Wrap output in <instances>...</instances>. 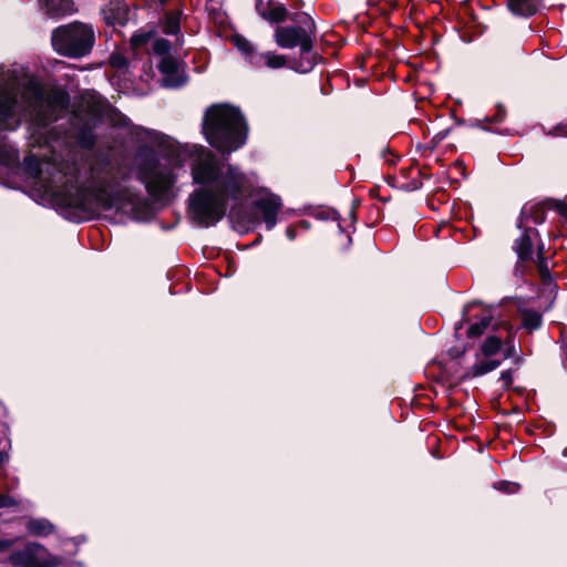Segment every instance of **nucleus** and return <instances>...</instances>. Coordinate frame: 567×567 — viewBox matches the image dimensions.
<instances>
[{"mask_svg": "<svg viewBox=\"0 0 567 567\" xmlns=\"http://www.w3.org/2000/svg\"><path fill=\"white\" fill-rule=\"evenodd\" d=\"M196 4L202 7L215 20L223 21V0H196Z\"/></svg>", "mask_w": 567, "mask_h": 567, "instance_id": "nucleus-21", "label": "nucleus"}, {"mask_svg": "<svg viewBox=\"0 0 567 567\" xmlns=\"http://www.w3.org/2000/svg\"><path fill=\"white\" fill-rule=\"evenodd\" d=\"M543 0H508L509 10L522 17L535 14L542 7Z\"/></svg>", "mask_w": 567, "mask_h": 567, "instance_id": "nucleus-17", "label": "nucleus"}, {"mask_svg": "<svg viewBox=\"0 0 567 567\" xmlns=\"http://www.w3.org/2000/svg\"><path fill=\"white\" fill-rule=\"evenodd\" d=\"M542 251H543V246L538 248V255H537V260H536L538 274H539V276L543 280V284L545 286L555 287L554 282H553V277L549 271V261L545 256H543Z\"/></svg>", "mask_w": 567, "mask_h": 567, "instance_id": "nucleus-19", "label": "nucleus"}, {"mask_svg": "<svg viewBox=\"0 0 567 567\" xmlns=\"http://www.w3.org/2000/svg\"><path fill=\"white\" fill-rule=\"evenodd\" d=\"M544 221V213L534 206H524L518 219V228L523 230L522 235L514 244V250L518 258L523 261L529 260L533 257V245L538 237L536 228L530 224H540Z\"/></svg>", "mask_w": 567, "mask_h": 567, "instance_id": "nucleus-9", "label": "nucleus"}, {"mask_svg": "<svg viewBox=\"0 0 567 567\" xmlns=\"http://www.w3.org/2000/svg\"><path fill=\"white\" fill-rule=\"evenodd\" d=\"M254 206L261 215L266 229L271 230L277 225L278 214L282 208L281 198L274 193L266 192L254 202Z\"/></svg>", "mask_w": 567, "mask_h": 567, "instance_id": "nucleus-11", "label": "nucleus"}, {"mask_svg": "<svg viewBox=\"0 0 567 567\" xmlns=\"http://www.w3.org/2000/svg\"><path fill=\"white\" fill-rule=\"evenodd\" d=\"M301 225H302L305 228H307V227H308V224H307V221H305V220H303V221H301Z\"/></svg>", "mask_w": 567, "mask_h": 567, "instance_id": "nucleus-42", "label": "nucleus"}, {"mask_svg": "<svg viewBox=\"0 0 567 567\" xmlns=\"http://www.w3.org/2000/svg\"><path fill=\"white\" fill-rule=\"evenodd\" d=\"M159 71L164 75V83L169 87L182 86L186 80L178 73V61L171 55H165L159 62Z\"/></svg>", "mask_w": 567, "mask_h": 567, "instance_id": "nucleus-13", "label": "nucleus"}, {"mask_svg": "<svg viewBox=\"0 0 567 567\" xmlns=\"http://www.w3.org/2000/svg\"><path fill=\"white\" fill-rule=\"evenodd\" d=\"M449 132H450V130H449V128H446V130H442V131L437 132V133L434 135L433 140H434L436 143H440V142H442V141L447 136Z\"/></svg>", "mask_w": 567, "mask_h": 567, "instance_id": "nucleus-37", "label": "nucleus"}, {"mask_svg": "<svg viewBox=\"0 0 567 567\" xmlns=\"http://www.w3.org/2000/svg\"><path fill=\"white\" fill-rule=\"evenodd\" d=\"M292 21L293 25L276 28L275 41L284 49L300 47L301 54L309 55L316 38V23L306 12L295 14Z\"/></svg>", "mask_w": 567, "mask_h": 567, "instance_id": "nucleus-7", "label": "nucleus"}, {"mask_svg": "<svg viewBox=\"0 0 567 567\" xmlns=\"http://www.w3.org/2000/svg\"><path fill=\"white\" fill-rule=\"evenodd\" d=\"M514 353H515V347H514V344H511L507 349H505L504 351L501 352V355L498 357V359H502V361H503V360L514 355Z\"/></svg>", "mask_w": 567, "mask_h": 567, "instance_id": "nucleus-36", "label": "nucleus"}, {"mask_svg": "<svg viewBox=\"0 0 567 567\" xmlns=\"http://www.w3.org/2000/svg\"><path fill=\"white\" fill-rule=\"evenodd\" d=\"M19 95V72L16 69L0 73V128L14 131L22 118L29 117L34 132L47 133L48 126L68 110L70 97L61 90L44 92L40 84L29 81Z\"/></svg>", "mask_w": 567, "mask_h": 567, "instance_id": "nucleus-3", "label": "nucleus"}, {"mask_svg": "<svg viewBox=\"0 0 567 567\" xmlns=\"http://www.w3.org/2000/svg\"><path fill=\"white\" fill-rule=\"evenodd\" d=\"M94 44L93 29L74 22L56 28L52 33L53 49L61 55L82 58L90 53Z\"/></svg>", "mask_w": 567, "mask_h": 567, "instance_id": "nucleus-6", "label": "nucleus"}, {"mask_svg": "<svg viewBox=\"0 0 567 567\" xmlns=\"http://www.w3.org/2000/svg\"><path fill=\"white\" fill-rule=\"evenodd\" d=\"M13 545V540L2 539L0 540V551H4Z\"/></svg>", "mask_w": 567, "mask_h": 567, "instance_id": "nucleus-38", "label": "nucleus"}, {"mask_svg": "<svg viewBox=\"0 0 567 567\" xmlns=\"http://www.w3.org/2000/svg\"><path fill=\"white\" fill-rule=\"evenodd\" d=\"M18 502L8 495H0V508L16 506Z\"/></svg>", "mask_w": 567, "mask_h": 567, "instance_id": "nucleus-35", "label": "nucleus"}, {"mask_svg": "<svg viewBox=\"0 0 567 567\" xmlns=\"http://www.w3.org/2000/svg\"><path fill=\"white\" fill-rule=\"evenodd\" d=\"M121 125H123V126L128 125V120L126 117H122Z\"/></svg>", "mask_w": 567, "mask_h": 567, "instance_id": "nucleus-40", "label": "nucleus"}, {"mask_svg": "<svg viewBox=\"0 0 567 567\" xmlns=\"http://www.w3.org/2000/svg\"><path fill=\"white\" fill-rule=\"evenodd\" d=\"M231 42L240 53L245 62L256 70L271 69L277 70L287 65L285 55L271 51H260L258 47L246 39L244 35L235 34Z\"/></svg>", "mask_w": 567, "mask_h": 567, "instance_id": "nucleus-8", "label": "nucleus"}, {"mask_svg": "<svg viewBox=\"0 0 567 567\" xmlns=\"http://www.w3.org/2000/svg\"><path fill=\"white\" fill-rule=\"evenodd\" d=\"M78 143L81 147L91 150L94 147L96 140L95 135L93 134L92 130L83 128L80 131L78 135Z\"/></svg>", "mask_w": 567, "mask_h": 567, "instance_id": "nucleus-25", "label": "nucleus"}, {"mask_svg": "<svg viewBox=\"0 0 567 567\" xmlns=\"http://www.w3.org/2000/svg\"><path fill=\"white\" fill-rule=\"evenodd\" d=\"M19 161L18 151L4 141H0V164L12 166Z\"/></svg>", "mask_w": 567, "mask_h": 567, "instance_id": "nucleus-22", "label": "nucleus"}, {"mask_svg": "<svg viewBox=\"0 0 567 567\" xmlns=\"http://www.w3.org/2000/svg\"><path fill=\"white\" fill-rule=\"evenodd\" d=\"M505 116H506L505 109L502 105H497L496 113L494 114V116L491 118L486 117V121L493 122V123H501L504 121Z\"/></svg>", "mask_w": 567, "mask_h": 567, "instance_id": "nucleus-31", "label": "nucleus"}, {"mask_svg": "<svg viewBox=\"0 0 567 567\" xmlns=\"http://www.w3.org/2000/svg\"><path fill=\"white\" fill-rule=\"evenodd\" d=\"M162 3H164L166 0H159Z\"/></svg>", "mask_w": 567, "mask_h": 567, "instance_id": "nucleus-43", "label": "nucleus"}, {"mask_svg": "<svg viewBox=\"0 0 567 567\" xmlns=\"http://www.w3.org/2000/svg\"><path fill=\"white\" fill-rule=\"evenodd\" d=\"M10 450H11V440H10V432L7 434V440H2L0 444V465L4 464L10 458Z\"/></svg>", "mask_w": 567, "mask_h": 567, "instance_id": "nucleus-28", "label": "nucleus"}, {"mask_svg": "<svg viewBox=\"0 0 567 567\" xmlns=\"http://www.w3.org/2000/svg\"><path fill=\"white\" fill-rule=\"evenodd\" d=\"M247 123L239 109L228 104L208 107L203 118L207 142L221 154H230L245 145Z\"/></svg>", "mask_w": 567, "mask_h": 567, "instance_id": "nucleus-4", "label": "nucleus"}, {"mask_svg": "<svg viewBox=\"0 0 567 567\" xmlns=\"http://www.w3.org/2000/svg\"><path fill=\"white\" fill-rule=\"evenodd\" d=\"M192 177L197 187L189 195L188 214L200 227L215 226L225 216L229 202H241L252 189L248 175L210 152L194 161Z\"/></svg>", "mask_w": 567, "mask_h": 567, "instance_id": "nucleus-2", "label": "nucleus"}, {"mask_svg": "<svg viewBox=\"0 0 567 567\" xmlns=\"http://www.w3.org/2000/svg\"><path fill=\"white\" fill-rule=\"evenodd\" d=\"M163 32L165 34H177L179 32V17L175 13H168L163 23Z\"/></svg>", "mask_w": 567, "mask_h": 567, "instance_id": "nucleus-24", "label": "nucleus"}, {"mask_svg": "<svg viewBox=\"0 0 567 567\" xmlns=\"http://www.w3.org/2000/svg\"><path fill=\"white\" fill-rule=\"evenodd\" d=\"M256 10L270 22H281L286 19L287 10L282 4H271L270 0H257Z\"/></svg>", "mask_w": 567, "mask_h": 567, "instance_id": "nucleus-16", "label": "nucleus"}, {"mask_svg": "<svg viewBox=\"0 0 567 567\" xmlns=\"http://www.w3.org/2000/svg\"><path fill=\"white\" fill-rule=\"evenodd\" d=\"M25 527L29 534L40 537H45L54 533V525L45 518H30Z\"/></svg>", "mask_w": 567, "mask_h": 567, "instance_id": "nucleus-18", "label": "nucleus"}, {"mask_svg": "<svg viewBox=\"0 0 567 567\" xmlns=\"http://www.w3.org/2000/svg\"><path fill=\"white\" fill-rule=\"evenodd\" d=\"M524 327L535 330L542 326V316L537 312H527L523 318Z\"/></svg>", "mask_w": 567, "mask_h": 567, "instance_id": "nucleus-27", "label": "nucleus"}, {"mask_svg": "<svg viewBox=\"0 0 567 567\" xmlns=\"http://www.w3.org/2000/svg\"><path fill=\"white\" fill-rule=\"evenodd\" d=\"M23 166L58 206L80 212L115 207L121 198L112 192L118 186L120 179L126 177L109 157L92 164L84 181L75 162L42 163L37 156L29 155L24 157Z\"/></svg>", "mask_w": 567, "mask_h": 567, "instance_id": "nucleus-1", "label": "nucleus"}, {"mask_svg": "<svg viewBox=\"0 0 567 567\" xmlns=\"http://www.w3.org/2000/svg\"><path fill=\"white\" fill-rule=\"evenodd\" d=\"M286 235L287 237L290 239V240H293L296 238V229L292 227V226H289L287 229H286Z\"/></svg>", "mask_w": 567, "mask_h": 567, "instance_id": "nucleus-39", "label": "nucleus"}, {"mask_svg": "<svg viewBox=\"0 0 567 567\" xmlns=\"http://www.w3.org/2000/svg\"><path fill=\"white\" fill-rule=\"evenodd\" d=\"M126 59L118 54V53H114L111 55V64L114 66V68H117V69H121V68H124L126 65Z\"/></svg>", "mask_w": 567, "mask_h": 567, "instance_id": "nucleus-33", "label": "nucleus"}, {"mask_svg": "<svg viewBox=\"0 0 567 567\" xmlns=\"http://www.w3.org/2000/svg\"><path fill=\"white\" fill-rule=\"evenodd\" d=\"M499 380L503 382L504 388H509L513 383V373L511 370H505L501 373Z\"/></svg>", "mask_w": 567, "mask_h": 567, "instance_id": "nucleus-34", "label": "nucleus"}, {"mask_svg": "<svg viewBox=\"0 0 567 567\" xmlns=\"http://www.w3.org/2000/svg\"><path fill=\"white\" fill-rule=\"evenodd\" d=\"M169 50L171 43L165 39H156L153 43V51L158 55L165 56Z\"/></svg>", "mask_w": 567, "mask_h": 567, "instance_id": "nucleus-29", "label": "nucleus"}, {"mask_svg": "<svg viewBox=\"0 0 567 567\" xmlns=\"http://www.w3.org/2000/svg\"><path fill=\"white\" fill-rule=\"evenodd\" d=\"M61 565V559L56 556L50 555L48 551L47 554L41 555L37 563H33L29 567H56Z\"/></svg>", "mask_w": 567, "mask_h": 567, "instance_id": "nucleus-26", "label": "nucleus"}, {"mask_svg": "<svg viewBox=\"0 0 567 567\" xmlns=\"http://www.w3.org/2000/svg\"><path fill=\"white\" fill-rule=\"evenodd\" d=\"M501 363L502 359L486 357L477 352L475 363L466 371L464 378H476L484 375L497 369Z\"/></svg>", "mask_w": 567, "mask_h": 567, "instance_id": "nucleus-15", "label": "nucleus"}, {"mask_svg": "<svg viewBox=\"0 0 567 567\" xmlns=\"http://www.w3.org/2000/svg\"><path fill=\"white\" fill-rule=\"evenodd\" d=\"M475 318L467 329L468 337H480L491 327H493V315L491 309L481 308L480 302H471L464 307L463 321H470Z\"/></svg>", "mask_w": 567, "mask_h": 567, "instance_id": "nucleus-10", "label": "nucleus"}, {"mask_svg": "<svg viewBox=\"0 0 567 567\" xmlns=\"http://www.w3.org/2000/svg\"><path fill=\"white\" fill-rule=\"evenodd\" d=\"M146 133H147V135H148L152 140H153V138H154V136L156 135V133H155V132H146Z\"/></svg>", "mask_w": 567, "mask_h": 567, "instance_id": "nucleus-41", "label": "nucleus"}, {"mask_svg": "<svg viewBox=\"0 0 567 567\" xmlns=\"http://www.w3.org/2000/svg\"><path fill=\"white\" fill-rule=\"evenodd\" d=\"M495 488L505 493L514 494L519 489V485L513 482H499L495 484Z\"/></svg>", "mask_w": 567, "mask_h": 567, "instance_id": "nucleus-30", "label": "nucleus"}, {"mask_svg": "<svg viewBox=\"0 0 567 567\" xmlns=\"http://www.w3.org/2000/svg\"><path fill=\"white\" fill-rule=\"evenodd\" d=\"M136 169L138 179L155 200H168L174 195L176 182L185 173L184 165L178 158H158L154 151L146 146L137 151Z\"/></svg>", "mask_w": 567, "mask_h": 567, "instance_id": "nucleus-5", "label": "nucleus"}, {"mask_svg": "<svg viewBox=\"0 0 567 567\" xmlns=\"http://www.w3.org/2000/svg\"><path fill=\"white\" fill-rule=\"evenodd\" d=\"M315 64H316V56L315 55H312L311 58L307 56L306 62H302L300 64V66L297 68V70L300 72H303V73L309 72L310 70H312Z\"/></svg>", "mask_w": 567, "mask_h": 567, "instance_id": "nucleus-32", "label": "nucleus"}, {"mask_svg": "<svg viewBox=\"0 0 567 567\" xmlns=\"http://www.w3.org/2000/svg\"><path fill=\"white\" fill-rule=\"evenodd\" d=\"M39 3L41 10L51 18H61L75 11L72 0H39Z\"/></svg>", "mask_w": 567, "mask_h": 567, "instance_id": "nucleus-14", "label": "nucleus"}, {"mask_svg": "<svg viewBox=\"0 0 567 567\" xmlns=\"http://www.w3.org/2000/svg\"><path fill=\"white\" fill-rule=\"evenodd\" d=\"M47 554V549L39 543H30L23 549L17 550L9 556V561L14 566L29 567L37 559Z\"/></svg>", "mask_w": 567, "mask_h": 567, "instance_id": "nucleus-12", "label": "nucleus"}, {"mask_svg": "<svg viewBox=\"0 0 567 567\" xmlns=\"http://www.w3.org/2000/svg\"><path fill=\"white\" fill-rule=\"evenodd\" d=\"M502 349V340L495 336L487 337L480 347L481 354L486 357L496 358V355L501 354Z\"/></svg>", "mask_w": 567, "mask_h": 567, "instance_id": "nucleus-20", "label": "nucleus"}, {"mask_svg": "<svg viewBox=\"0 0 567 567\" xmlns=\"http://www.w3.org/2000/svg\"><path fill=\"white\" fill-rule=\"evenodd\" d=\"M155 37L154 29H140L131 38V44L133 48L138 49L147 44Z\"/></svg>", "mask_w": 567, "mask_h": 567, "instance_id": "nucleus-23", "label": "nucleus"}]
</instances>
